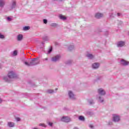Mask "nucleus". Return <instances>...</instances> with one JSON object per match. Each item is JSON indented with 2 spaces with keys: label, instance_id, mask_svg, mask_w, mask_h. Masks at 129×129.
Returning a JSON list of instances; mask_svg holds the SVG:
<instances>
[{
  "label": "nucleus",
  "instance_id": "obj_1",
  "mask_svg": "<svg viewBox=\"0 0 129 129\" xmlns=\"http://www.w3.org/2000/svg\"><path fill=\"white\" fill-rule=\"evenodd\" d=\"M98 94L101 95L97 97L99 99V102H103V101H104V99L102 97V95H105V91H104V90H103V89H99L98 90Z\"/></svg>",
  "mask_w": 129,
  "mask_h": 129
},
{
  "label": "nucleus",
  "instance_id": "obj_2",
  "mask_svg": "<svg viewBox=\"0 0 129 129\" xmlns=\"http://www.w3.org/2000/svg\"><path fill=\"white\" fill-rule=\"evenodd\" d=\"M24 63L26 65V66H34L35 65H37V64H39V61H38V58H33L29 63L25 61Z\"/></svg>",
  "mask_w": 129,
  "mask_h": 129
},
{
  "label": "nucleus",
  "instance_id": "obj_3",
  "mask_svg": "<svg viewBox=\"0 0 129 129\" xmlns=\"http://www.w3.org/2000/svg\"><path fill=\"white\" fill-rule=\"evenodd\" d=\"M8 76L9 78H10V79L17 78V77H18V75H17V74L13 71L10 72L8 73Z\"/></svg>",
  "mask_w": 129,
  "mask_h": 129
},
{
  "label": "nucleus",
  "instance_id": "obj_4",
  "mask_svg": "<svg viewBox=\"0 0 129 129\" xmlns=\"http://www.w3.org/2000/svg\"><path fill=\"white\" fill-rule=\"evenodd\" d=\"M60 58H61V56H60V55H57L51 58V61H52V62H57V61L60 60Z\"/></svg>",
  "mask_w": 129,
  "mask_h": 129
},
{
  "label": "nucleus",
  "instance_id": "obj_5",
  "mask_svg": "<svg viewBox=\"0 0 129 129\" xmlns=\"http://www.w3.org/2000/svg\"><path fill=\"white\" fill-rule=\"evenodd\" d=\"M113 121L115 122H116V121H119V120L120 119L119 116L117 115V114L113 115Z\"/></svg>",
  "mask_w": 129,
  "mask_h": 129
},
{
  "label": "nucleus",
  "instance_id": "obj_6",
  "mask_svg": "<svg viewBox=\"0 0 129 129\" xmlns=\"http://www.w3.org/2000/svg\"><path fill=\"white\" fill-rule=\"evenodd\" d=\"M69 96L71 99H73V100H74V99H76L75 98V95L73 94V92L71 91H69Z\"/></svg>",
  "mask_w": 129,
  "mask_h": 129
},
{
  "label": "nucleus",
  "instance_id": "obj_7",
  "mask_svg": "<svg viewBox=\"0 0 129 129\" xmlns=\"http://www.w3.org/2000/svg\"><path fill=\"white\" fill-rule=\"evenodd\" d=\"M61 120L62 121H64L65 122H69V121H70V118L69 117H62Z\"/></svg>",
  "mask_w": 129,
  "mask_h": 129
},
{
  "label": "nucleus",
  "instance_id": "obj_8",
  "mask_svg": "<svg viewBox=\"0 0 129 129\" xmlns=\"http://www.w3.org/2000/svg\"><path fill=\"white\" fill-rule=\"evenodd\" d=\"M125 43L124 41H119L117 43V47H123Z\"/></svg>",
  "mask_w": 129,
  "mask_h": 129
},
{
  "label": "nucleus",
  "instance_id": "obj_9",
  "mask_svg": "<svg viewBox=\"0 0 129 129\" xmlns=\"http://www.w3.org/2000/svg\"><path fill=\"white\" fill-rule=\"evenodd\" d=\"M99 67V63L97 62H94L92 64V68L93 69H97Z\"/></svg>",
  "mask_w": 129,
  "mask_h": 129
},
{
  "label": "nucleus",
  "instance_id": "obj_10",
  "mask_svg": "<svg viewBox=\"0 0 129 129\" xmlns=\"http://www.w3.org/2000/svg\"><path fill=\"white\" fill-rule=\"evenodd\" d=\"M120 63L122 65H124V66H126V65H128V61H126L124 59L121 60Z\"/></svg>",
  "mask_w": 129,
  "mask_h": 129
},
{
  "label": "nucleus",
  "instance_id": "obj_11",
  "mask_svg": "<svg viewBox=\"0 0 129 129\" xmlns=\"http://www.w3.org/2000/svg\"><path fill=\"white\" fill-rule=\"evenodd\" d=\"M102 17H103V14L101 13H98L95 15V18H96V19H100L101 18H102Z\"/></svg>",
  "mask_w": 129,
  "mask_h": 129
},
{
  "label": "nucleus",
  "instance_id": "obj_12",
  "mask_svg": "<svg viewBox=\"0 0 129 129\" xmlns=\"http://www.w3.org/2000/svg\"><path fill=\"white\" fill-rule=\"evenodd\" d=\"M5 5H6L5 0H0V8H4Z\"/></svg>",
  "mask_w": 129,
  "mask_h": 129
},
{
  "label": "nucleus",
  "instance_id": "obj_13",
  "mask_svg": "<svg viewBox=\"0 0 129 129\" xmlns=\"http://www.w3.org/2000/svg\"><path fill=\"white\" fill-rule=\"evenodd\" d=\"M17 6V3H16V1H13L12 2V4L11 5V9H15L16 8V6Z\"/></svg>",
  "mask_w": 129,
  "mask_h": 129
},
{
  "label": "nucleus",
  "instance_id": "obj_14",
  "mask_svg": "<svg viewBox=\"0 0 129 129\" xmlns=\"http://www.w3.org/2000/svg\"><path fill=\"white\" fill-rule=\"evenodd\" d=\"M24 36L22 34H19L17 36V40L18 41H22Z\"/></svg>",
  "mask_w": 129,
  "mask_h": 129
},
{
  "label": "nucleus",
  "instance_id": "obj_15",
  "mask_svg": "<svg viewBox=\"0 0 129 129\" xmlns=\"http://www.w3.org/2000/svg\"><path fill=\"white\" fill-rule=\"evenodd\" d=\"M87 57H88L89 59H93L94 58V56L93 55L90 54V53H88L86 55Z\"/></svg>",
  "mask_w": 129,
  "mask_h": 129
},
{
  "label": "nucleus",
  "instance_id": "obj_16",
  "mask_svg": "<svg viewBox=\"0 0 129 129\" xmlns=\"http://www.w3.org/2000/svg\"><path fill=\"white\" fill-rule=\"evenodd\" d=\"M8 125L10 127H14V126H15V123L13 122H8Z\"/></svg>",
  "mask_w": 129,
  "mask_h": 129
},
{
  "label": "nucleus",
  "instance_id": "obj_17",
  "mask_svg": "<svg viewBox=\"0 0 129 129\" xmlns=\"http://www.w3.org/2000/svg\"><path fill=\"white\" fill-rule=\"evenodd\" d=\"M59 18L60 19V20H63V21H65V20H66V17L63 16V15H60L59 16Z\"/></svg>",
  "mask_w": 129,
  "mask_h": 129
},
{
  "label": "nucleus",
  "instance_id": "obj_18",
  "mask_svg": "<svg viewBox=\"0 0 129 129\" xmlns=\"http://www.w3.org/2000/svg\"><path fill=\"white\" fill-rule=\"evenodd\" d=\"M88 102H89L90 104H93L94 103V102L92 99H88Z\"/></svg>",
  "mask_w": 129,
  "mask_h": 129
},
{
  "label": "nucleus",
  "instance_id": "obj_19",
  "mask_svg": "<svg viewBox=\"0 0 129 129\" xmlns=\"http://www.w3.org/2000/svg\"><path fill=\"white\" fill-rule=\"evenodd\" d=\"M74 49V45H71L69 47V50L70 51H72Z\"/></svg>",
  "mask_w": 129,
  "mask_h": 129
},
{
  "label": "nucleus",
  "instance_id": "obj_20",
  "mask_svg": "<svg viewBox=\"0 0 129 129\" xmlns=\"http://www.w3.org/2000/svg\"><path fill=\"white\" fill-rule=\"evenodd\" d=\"M80 120H82L83 121L85 120V118L83 116H80L79 117Z\"/></svg>",
  "mask_w": 129,
  "mask_h": 129
},
{
  "label": "nucleus",
  "instance_id": "obj_21",
  "mask_svg": "<svg viewBox=\"0 0 129 129\" xmlns=\"http://www.w3.org/2000/svg\"><path fill=\"white\" fill-rule=\"evenodd\" d=\"M24 31H28V30H30V27L29 26H25L23 28Z\"/></svg>",
  "mask_w": 129,
  "mask_h": 129
},
{
  "label": "nucleus",
  "instance_id": "obj_22",
  "mask_svg": "<svg viewBox=\"0 0 129 129\" xmlns=\"http://www.w3.org/2000/svg\"><path fill=\"white\" fill-rule=\"evenodd\" d=\"M46 92L47 93H53V92H54V90H47L46 91Z\"/></svg>",
  "mask_w": 129,
  "mask_h": 129
},
{
  "label": "nucleus",
  "instance_id": "obj_23",
  "mask_svg": "<svg viewBox=\"0 0 129 129\" xmlns=\"http://www.w3.org/2000/svg\"><path fill=\"white\" fill-rule=\"evenodd\" d=\"M18 55V51L17 50H15L13 52V56H17Z\"/></svg>",
  "mask_w": 129,
  "mask_h": 129
},
{
  "label": "nucleus",
  "instance_id": "obj_24",
  "mask_svg": "<svg viewBox=\"0 0 129 129\" xmlns=\"http://www.w3.org/2000/svg\"><path fill=\"white\" fill-rule=\"evenodd\" d=\"M4 80L7 82H9V78L7 77H4Z\"/></svg>",
  "mask_w": 129,
  "mask_h": 129
},
{
  "label": "nucleus",
  "instance_id": "obj_25",
  "mask_svg": "<svg viewBox=\"0 0 129 129\" xmlns=\"http://www.w3.org/2000/svg\"><path fill=\"white\" fill-rule=\"evenodd\" d=\"M50 26L51 27H57V24H56V23H52V24H51Z\"/></svg>",
  "mask_w": 129,
  "mask_h": 129
},
{
  "label": "nucleus",
  "instance_id": "obj_26",
  "mask_svg": "<svg viewBox=\"0 0 129 129\" xmlns=\"http://www.w3.org/2000/svg\"><path fill=\"white\" fill-rule=\"evenodd\" d=\"M72 60H70L66 62V64H72Z\"/></svg>",
  "mask_w": 129,
  "mask_h": 129
},
{
  "label": "nucleus",
  "instance_id": "obj_27",
  "mask_svg": "<svg viewBox=\"0 0 129 129\" xmlns=\"http://www.w3.org/2000/svg\"><path fill=\"white\" fill-rule=\"evenodd\" d=\"M0 39H5V36L0 33Z\"/></svg>",
  "mask_w": 129,
  "mask_h": 129
},
{
  "label": "nucleus",
  "instance_id": "obj_28",
  "mask_svg": "<svg viewBox=\"0 0 129 129\" xmlns=\"http://www.w3.org/2000/svg\"><path fill=\"white\" fill-rule=\"evenodd\" d=\"M52 47H50L48 51V54H50V53H51V52H52Z\"/></svg>",
  "mask_w": 129,
  "mask_h": 129
},
{
  "label": "nucleus",
  "instance_id": "obj_29",
  "mask_svg": "<svg viewBox=\"0 0 129 129\" xmlns=\"http://www.w3.org/2000/svg\"><path fill=\"white\" fill-rule=\"evenodd\" d=\"M39 126H44V127H46V125H45V124H44V123H40Z\"/></svg>",
  "mask_w": 129,
  "mask_h": 129
},
{
  "label": "nucleus",
  "instance_id": "obj_30",
  "mask_svg": "<svg viewBox=\"0 0 129 129\" xmlns=\"http://www.w3.org/2000/svg\"><path fill=\"white\" fill-rule=\"evenodd\" d=\"M44 24H47L48 23V21L46 19H43Z\"/></svg>",
  "mask_w": 129,
  "mask_h": 129
},
{
  "label": "nucleus",
  "instance_id": "obj_31",
  "mask_svg": "<svg viewBox=\"0 0 129 129\" xmlns=\"http://www.w3.org/2000/svg\"><path fill=\"white\" fill-rule=\"evenodd\" d=\"M7 20L8 21H9V22H11V21H12V18H11L10 17H8L7 18Z\"/></svg>",
  "mask_w": 129,
  "mask_h": 129
},
{
  "label": "nucleus",
  "instance_id": "obj_32",
  "mask_svg": "<svg viewBox=\"0 0 129 129\" xmlns=\"http://www.w3.org/2000/svg\"><path fill=\"white\" fill-rule=\"evenodd\" d=\"M117 17H120V16H121V14H120V13H117Z\"/></svg>",
  "mask_w": 129,
  "mask_h": 129
},
{
  "label": "nucleus",
  "instance_id": "obj_33",
  "mask_svg": "<svg viewBox=\"0 0 129 129\" xmlns=\"http://www.w3.org/2000/svg\"><path fill=\"white\" fill-rule=\"evenodd\" d=\"M16 120L17 121H20V120H21V119L20 118H19V117H17V118H16Z\"/></svg>",
  "mask_w": 129,
  "mask_h": 129
},
{
  "label": "nucleus",
  "instance_id": "obj_34",
  "mask_svg": "<svg viewBox=\"0 0 129 129\" xmlns=\"http://www.w3.org/2000/svg\"><path fill=\"white\" fill-rule=\"evenodd\" d=\"M49 125H50V126H52L53 125V123L49 122Z\"/></svg>",
  "mask_w": 129,
  "mask_h": 129
},
{
  "label": "nucleus",
  "instance_id": "obj_35",
  "mask_svg": "<svg viewBox=\"0 0 129 129\" xmlns=\"http://www.w3.org/2000/svg\"><path fill=\"white\" fill-rule=\"evenodd\" d=\"M89 127H90L91 128H93V125H92V124L89 125Z\"/></svg>",
  "mask_w": 129,
  "mask_h": 129
},
{
  "label": "nucleus",
  "instance_id": "obj_36",
  "mask_svg": "<svg viewBox=\"0 0 129 129\" xmlns=\"http://www.w3.org/2000/svg\"><path fill=\"white\" fill-rule=\"evenodd\" d=\"M3 102V100L0 98V103H2Z\"/></svg>",
  "mask_w": 129,
  "mask_h": 129
},
{
  "label": "nucleus",
  "instance_id": "obj_37",
  "mask_svg": "<svg viewBox=\"0 0 129 129\" xmlns=\"http://www.w3.org/2000/svg\"><path fill=\"white\" fill-rule=\"evenodd\" d=\"M110 17H114V16H113V14H112V15H110Z\"/></svg>",
  "mask_w": 129,
  "mask_h": 129
},
{
  "label": "nucleus",
  "instance_id": "obj_38",
  "mask_svg": "<svg viewBox=\"0 0 129 129\" xmlns=\"http://www.w3.org/2000/svg\"><path fill=\"white\" fill-rule=\"evenodd\" d=\"M54 1H58L59 2H62V0H53Z\"/></svg>",
  "mask_w": 129,
  "mask_h": 129
},
{
  "label": "nucleus",
  "instance_id": "obj_39",
  "mask_svg": "<svg viewBox=\"0 0 129 129\" xmlns=\"http://www.w3.org/2000/svg\"><path fill=\"white\" fill-rule=\"evenodd\" d=\"M45 60H46L47 61L48 60V58H45Z\"/></svg>",
  "mask_w": 129,
  "mask_h": 129
},
{
  "label": "nucleus",
  "instance_id": "obj_40",
  "mask_svg": "<svg viewBox=\"0 0 129 129\" xmlns=\"http://www.w3.org/2000/svg\"><path fill=\"white\" fill-rule=\"evenodd\" d=\"M33 129H38V128H37V127H34V128H33Z\"/></svg>",
  "mask_w": 129,
  "mask_h": 129
},
{
  "label": "nucleus",
  "instance_id": "obj_41",
  "mask_svg": "<svg viewBox=\"0 0 129 129\" xmlns=\"http://www.w3.org/2000/svg\"><path fill=\"white\" fill-rule=\"evenodd\" d=\"M0 68H2V64H0Z\"/></svg>",
  "mask_w": 129,
  "mask_h": 129
},
{
  "label": "nucleus",
  "instance_id": "obj_42",
  "mask_svg": "<svg viewBox=\"0 0 129 129\" xmlns=\"http://www.w3.org/2000/svg\"><path fill=\"white\" fill-rule=\"evenodd\" d=\"M55 90H58V89H57V88H56V89H55Z\"/></svg>",
  "mask_w": 129,
  "mask_h": 129
},
{
  "label": "nucleus",
  "instance_id": "obj_43",
  "mask_svg": "<svg viewBox=\"0 0 129 129\" xmlns=\"http://www.w3.org/2000/svg\"><path fill=\"white\" fill-rule=\"evenodd\" d=\"M42 45H44V43H42Z\"/></svg>",
  "mask_w": 129,
  "mask_h": 129
}]
</instances>
